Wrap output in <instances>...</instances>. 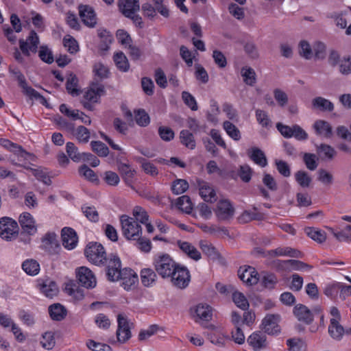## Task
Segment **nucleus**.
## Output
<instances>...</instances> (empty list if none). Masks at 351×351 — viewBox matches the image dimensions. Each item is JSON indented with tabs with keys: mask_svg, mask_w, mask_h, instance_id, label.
Instances as JSON below:
<instances>
[{
	"mask_svg": "<svg viewBox=\"0 0 351 351\" xmlns=\"http://www.w3.org/2000/svg\"><path fill=\"white\" fill-rule=\"evenodd\" d=\"M106 276L108 280L121 281V287L126 291L134 289L138 282L137 274L131 268L121 269V261L117 255H112L106 266Z\"/></svg>",
	"mask_w": 351,
	"mask_h": 351,
	"instance_id": "f257e3e1",
	"label": "nucleus"
},
{
	"mask_svg": "<svg viewBox=\"0 0 351 351\" xmlns=\"http://www.w3.org/2000/svg\"><path fill=\"white\" fill-rule=\"evenodd\" d=\"M84 254L90 263L98 266L105 264L108 266L110 256L114 255L110 254L107 257L104 246L97 242L89 243L85 248Z\"/></svg>",
	"mask_w": 351,
	"mask_h": 351,
	"instance_id": "f03ea898",
	"label": "nucleus"
},
{
	"mask_svg": "<svg viewBox=\"0 0 351 351\" xmlns=\"http://www.w3.org/2000/svg\"><path fill=\"white\" fill-rule=\"evenodd\" d=\"M123 236L128 240H136L142 235V228L134 218L122 215L120 218Z\"/></svg>",
	"mask_w": 351,
	"mask_h": 351,
	"instance_id": "7ed1b4c3",
	"label": "nucleus"
},
{
	"mask_svg": "<svg viewBox=\"0 0 351 351\" xmlns=\"http://www.w3.org/2000/svg\"><path fill=\"white\" fill-rule=\"evenodd\" d=\"M178 265L168 254L159 256L154 261L155 269L162 278H169Z\"/></svg>",
	"mask_w": 351,
	"mask_h": 351,
	"instance_id": "20e7f679",
	"label": "nucleus"
},
{
	"mask_svg": "<svg viewBox=\"0 0 351 351\" xmlns=\"http://www.w3.org/2000/svg\"><path fill=\"white\" fill-rule=\"evenodd\" d=\"M9 71L10 74L12 75L13 77L18 81L19 86L23 89V92L25 95H27L30 98L42 99L43 101H42L43 104L47 102L45 98L43 95H41L32 87L27 85L24 75L21 73L19 68L16 66H10Z\"/></svg>",
	"mask_w": 351,
	"mask_h": 351,
	"instance_id": "39448f33",
	"label": "nucleus"
},
{
	"mask_svg": "<svg viewBox=\"0 0 351 351\" xmlns=\"http://www.w3.org/2000/svg\"><path fill=\"white\" fill-rule=\"evenodd\" d=\"M254 252L263 257L289 256L291 258H302L303 256V254L300 251L291 247H279L275 250H270L256 247L254 250Z\"/></svg>",
	"mask_w": 351,
	"mask_h": 351,
	"instance_id": "423d86ee",
	"label": "nucleus"
},
{
	"mask_svg": "<svg viewBox=\"0 0 351 351\" xmlns=\"http://www.w3.org/2000/svg\"><path fill=\"white\" fill-rule=\"evenodd\" d=\"M19 234V226L16 221L8 217L0 219V237L6 241L16 238Z\"/></svg>",
	"mask_w": 351,
	"mask_h": 351,
	"instance_id": "0eeeda50",
	"label": "nucleus"
},
{
	"mask_svg": "<svg viewBox=\"0 0 351 351\" xmlns=\"http://www.w3.org/2000/svg\"><path fill=\"white\" fill-rule=\"evenodd\" d=\"M40 43L39 37L34 30H31L26 40H19V47L23 55L29 56L37 52Z\"/></svg>",
	"mask_w": 351,
	"mask_h": 351,
	"instance_id": "6e6552de",
	"label": "nucleus"
},
{
	"mask_svg": "<svg viewBox=\"0 0 351 351\" xmlns=\"http://www.w3.org/2000/svg\"><path fill=\"white\" fill-rule=\"evenodd\" d=\"M169 278H171L173 285L180 289L186 288L191 281L189 271L186 267L180 265L177 267Z\"/></svg>",
	"mask_w": 351,
	"mask_h": 351,
	"instance_id": "1a4fd4ad",
	"label": "nucleus"
},
{
	"mask_svg": "<svg viewBox=\"0 0 351 351\" xmlns=\"http://www.w3.org/2000/svg\"><path fill=\"white\" fill-rule=\"evenodd\" d=\"M280 318L278 315L267 314L262 320L261 325L262 330L269 335H278L280 332Z\"/></svg>",
	"mask_w": 351,
	"mask_h": 351,
	"instance_id": "9d476101",
	"label": "nucleus"
},
{
	"mask_svg": "<svg viewBox=\"0 0 351 351\" xmlns=\"http://www.w3.org/2000/svg\"><path fill=\"white\" fill-rule=\"evenodd\" d=\"M41 248L49 254L55 255L59 253L61 247L55 232H48L43 237Z\"/></svg>",
	"mask_w": 351,
	"mask_h": 351,
	"instance_id": "9b49d317",
	"label": "nucleus"
},
{
	"mask_svg": "<svg viewBox=\"0 0 351 351\" xmlns=\"http://www.w3.org/2000/svg\"><path fill=\"white\" fill-rule=\"evenodd\" d=\"M117 325L116 332L117 341L121 343H124L132 336L130 324L127 317L122 314H119L117 315Z\"/></svg>",
	"mask_w": 351,
	"mask_h": 351,
	"instance_id": "f8f14e48",
	"label": "nucleus"
},
{
	"mask_svg": "<svg viewBox=\"0 0 351 351\" xmlns=\"http://www.w3.org/2000/svg\"><path fill=\"white\" fill-rule=\"evenodd\" d=\"M215 215L219 220H228L234 214V208L228 199H220L215 210Z\"/></svg>",
	"mask_w": 351,
	"mask_h": 351,
	"instance_id": "ddd939ff",
	"label": "nucleus"
},
{
	"mask_svg": "<svg viewBox=\"0 0 351 351\" xmlns=\"http://www.w3.org/2000/svg\"><path fill=\"white\" fill-rule=\"evenodd\" d=\"M238 276L246 285L252 286L256 285L259 280V274L251 266L241 267L238 270Z\"/></svg>",
	"mask_w": 351,
	"mask_h": 351,
	"instance_id": "4468645a",
	"label": "nucleus"
},
{
	"mask_svg": "<svg viewBox=\"0 0 351 351\" xmlns=\"http://www.w3.org/2000/svg\"><path fill=\"white\" fill-rule=\"evenodd\" d=\"M77 277L82 287L91 289L96 285V278L92 271L86 267H81L77 270Z\"/></svg>",
	"mask_w": 351,
	"mask_h": 351,
	"instance_id": "2eb2a0df",
	"label": "nucleus"
},
{
	"mask_svg": "<svg viewBox=\"0 0 351 351\" xmlns=\"http://www.w3.org/2000/svg\"><path fill=\"white\" fill-rule=\"evenodd\" d=\"M62 245L64 248L71 250L76 247L78 237L75 230L70 227H64L61 230Z\"/></svg>",
	"mask_w": 351,
	"mask_h": 351,
	"instance_id": "dca6fc26",
	"label": "nucleus"
},
{
	"mask_svg": "<svg viewBox=\"0 0 351 351\" xmlns=\"http://www.w3.org/2000/svg\"><path fill=\"white\" fill-rule=\"evenodd\" d=\"M23 231L29 235H34L37 232V226L34 217L27 212L21 213L19 219Z\"/></svg>",
	"mask_w": 351,
	"mask_h": 351,
	"instance_id": "f3484780",
	"label": "nucleus"
},
{
	"mask_svg": "<svg viewBox=\"0 0 351 351\" xmlns=\"http://www.w3.org/2000/svg\"><path fill=\"white\" fill-rule=\"evenodd\" d=\"M191 314L196 322H208L212 319V308L206 304H199L191 309Z\"/></svg>",
	"mask_w": 351,
	"mask_h": 351,
	"instance_id": "a211bd4d",
	"label": "nucleus"
},
{
	"mask_svg": "<svg viewBox=\"0 0 351 351\" xmlns=\"http://www.w3.org/2000/svg\"><path fill=\"white\" fill-rule=\"evenodd\" d=\"M199 193L201 197L207 202H214L217 200L215 190L213 186L204 180H197Z\"/></svg>",
	"mask_w": 351,
	"mask_h": 351,
	"instance_id": "6ab92c4d",
	"label": "nucleus"
},
{
	"mask_svg": "<svg viewBox=\"0 0 351 351\" xmlns=\"http://www.w3.org/2000/svg\"><path fill=\"white\" fill-rule=\"evenodd\" d=\"M79 14L82 21L86 25L93 27L96 25V14L93 8L90 5H80L79 6Z\"/></svg>",
	"mask_w": 351,
	"mask_h": 351,
	"instance_id": "aec40b11",
	"label": "nucleus"
},
{
	"mask_svg": "<svg viewBox=\"0 0 351 351\" xmlns=\"http://www.w3.org/2000/svg\"><path fill=\"white\" fill-rule=\"evenodd\" d=\"M254 351H260L267 346L266 335L261 331L252 333L247 340Z\"/></svg>",
	"mask_w": 351,
	"mask_h": 351,
	"instance_id": "412c9836",
	"label": "nucleus"
},
{
	"mask_svg": "<svg viewBox=\"0 0 351 351\" xmlns=\"http://www.w3.org/2000/svg\"><path fill=\"white\" fill-rule=\"evenodd\" d=\"M104 93V85L93 82L90 84L89 88L85 92L84 97L89 102L97 103Z\"/></svg>",
	"mask_w": 351,
	"mask_h": 351,
	"instance_id": "4be33fe9",
	"label": "nucleus"
},
{
	"mask_svg": "<svg viewBox=\"0 0 351 351\" xmlns=\"http://www.w3.org/2000/svg\"><path fill=\"white\" fill-rule=\"evenodd\" d=\"M293 314L298 321L310 324L313 321V313L304 304H297L293 308Z\"/></svg>",
	"mask_w": 351,
	"mask_h": 351,
	"instance_id": "5701e85b",
	"label": "nucleus"
},
{
	"mask_svg": "<svg viewBox=\"0 0 351 351\" xmlns=\"http://www.w3.org/2000/svg\"><path fill=\"white\" fill-rule=\"evenodd\" d=\"M118 5L125 16H130L140 9L139 0H119Z\"/></svg>",
	"mask_w": 351,
	"mask_h": 351,
	"instance_id": "b1692460",
	"label": "nucleus"
},
{
	"mask_svg": "<svg viewBox=\"0 0 351 351\" xmlns=\"http://www.w3.org/2000/svg\"><path fill=\"white\" fill-rule=\"evenodd\" d=\"M249 158L261 167L267 165V159L265 153L258 147H253L247 150Z\"/></svg>",
	"mask_w": 351,
	"mask_h": 351,
	"instance_id": "393cba45",
	"label": "nucleus"
},
{
	"mask_svg": "<svg viewBox=\"0 0 351 351\" xmlns=\"http://www.w3.org/2000/svg\"><path fill=\"white\" fill-rule=\"evenodd\" d=\"M351 16V7H348L345 10H342L339 12H334L330 14L328 17L334 19L336 23V25L344 29L347 27L348 19H350Z\"/></svg>",
	"mask_w": 351,
	"mask_h": 351,
	"instance_id": "a878e982",
	"label": "nucleus"
},
{
	"mask_svg": "<svg viewBox=\"0 0 351 351\" xmlns=\"http://www.w3.org/2000/svg\"><path fill=\"white\" fill-rule=\"evenodd\" d=\"M48 312L50 318L58 322L63 320L67 315L66 308L60 303L50 305L48 308Z\"/></svg>",
	"mask_w": 351,
	"mask_h": 351,
	"instance_id": "bb28decb",
	"label": "nucleus"
},
{
	"mask_svg": "<svg viewBox=\"0 0 351 351\" xmlns=\"http://www.w3.org/2000/svg\"><path fill=\"white\" fill-rule=\"evenodd\" d=\"M40 287L41 293L50 298L57 295L59 291L56 282L49 278L44 280Z\"/></svg>",
	"mask_w": 351,
	"mask_h": 351,
	"instance_id": "cd10ccee",
	"label": "nucleus"
},
{
	"mask_svg": "<svg viewBox=\"0 0 351 351\" xmlns=\"http://www.w3.org/2000/svg\"><path fill=\"white\" fill-rule=\"evenodd\" d=\"M313 128L317 135L324 138H330L332 135V129L330 124L324 120H317L313 124Z\"/></svg>",
	"mask_w": 351,
	"mask_h": 351,
	"instance_id": "c85d7f7f",
	"label": "nucleus"
},
{
	"mask_svg": "<svg viewBox=\"0 0 351 351\" xmlns=\"http://www.w3.org/2000/svg\"><path fill=\"white\" fill-rule=\"evenodd\" d=\"M141 283L144 287H153L157 280V274L151 268H143L140 272Z\"/></svg>",
	"mask_w": 351,
	"mask_h": 351,
	"instance_id": "c756f323",
	"label": "nucleus"
},
{
	"mask_svg": "<svg viewBox=\"0 0 351 351\" xmlns=\"http://www.w3.org/2000/svg\"><path fill=\"white\" fill-rule=\"evenodd\" d=\"M178 246L189 258L198 261L201 258L200 252L191 243L187 241H178Z\"/></svg>",
	"mask_w": 351,
	"mask_h": 351,
	"instance_id": "7c9ffc66",
	"label": "nucleus"
},
{
	"mask_svg": "<svg viewBox=\"0 0 351 351\" xmlns=\"http://www.w3.org/2000/svg\"><path fill=\"white\" fill-rule=\"evenodd\" d=\"M21 268L27 275L31 276L38 275L40 271L39 263L33 258H27L22 263Z\"/></svg>",
	"mask_w": 351,
	"mask_h": 351,
	"instance_id": "2f4dec72",
	"label": "nucleus"
},
{
	"mask_svg": "<svg viewBox=\"0 0 351 351\" xmlns=\"http://www.w3.org/2000/svg\"><path fill=\"white\" fill-rule=\"evenodd\" d=\"M281 265L285 268L295 271H303L311 269L312 267L302 261L289 259L281 261Z\"/></svg>",
	"mask_w": 351,
	"mask_h": 351,
	"instance_id": "473e14b6",
	"label": "nucleus"
},
{
	"mask_svg": "<svg viewBox=\"0 0 351 351\" xmlns=\"http://www.w3.org/2000/svg\"><path fill=\"white\" fill-rule=\"evenodd\" d=\"M328 332L332 338L339 340L344 334V328L337 319H330Z\"/></svg>",
	"mask_w": 351,
	"mask_h": 351,
	"instance_id": "72a5a7b5",
	"label": "nucleus"
},
{
	"mask_svg": "<svg viewBox=\"0 0 351 351\" xmlns=\"http://www.w3.org/2000/svg\"><path fill=\"white\" fill-rule=\"evenodd\" d=\"M207 335L212 343L220 347L224 346L226 341L229 340V337L228 336L224 335L216 329L210 330Z\"/></svg>",
	"mask_w": 351,
	"mask_h": 351,
	"instance_id": "f704fd0d",
	"label": "nucleus"
},
{
	"mask_svg": "<svg viewBox=\"0 0 351 351\" xmlns=\"http://www.w3.org/2000/svg\"><path fill=\"white\" fill-rule=\"evenodd\" d=\"M113 60L120 71L127 72L129 70L130 64L128 58L122 51L115 53L113 56Z\"/></svg>",
	"mask_w": 351,
	"mask_h": 351,
	"instance_id": "c9c22d12",
	"label": "nucleus"
},
{
	"mask_svg": "<svg viewBox=\"0 0 351 351\" xmlns=\"http://www.w3.org/2000/svg\"><path fill=\"white\" fill-rule=\"evenodd\" d=\"M313 108L321 110L322 111L332 112L334 110L333 104L322 97H317L312 101Z\"/></svg>",
	"mask_w": 351,
	"mask_h": 351,
	"instance_id": "e433bc0d",
	"label": "nucleus"
},
{
	"mask_svg": "<svg viewBox=\"0 0 351 351\" xmlns=\"http://www.w3.org/2000/svg\"><path fill=\"white\" fill-rule=\"evenodd\" d=\"M305 233L315 241L322 243L326 239V235L324 231L319 230L314 227H306L304 229Z\"/></svg>",
	"mask_w": 351,
	"mask_h": 351,
	"instance_id": "4c0bfd02",
	"label": "nucleus"
},
{
	"mask_svg": "<svg viewBox=\"0 0 351 351\" xmlns=\"http://www.w3.org/2000/svg\"><path fill=\"white\" fill-rule=\"evenodd\" d=\"M180 142L187 148L193 149L195 148L196 143L193 134L187 130H182L180 133Z\"/></svg>",
	"mask_w": 351,
	"mask_h": 351,
	"instance_id": "58836bf2",
	"label": "nucleus"
},
{
	"mask_svg": "<svg viewBox=\"0 0 351 351\" xmlns=\"http://www.w3.org/2000/svg\"><path fill=\"white\" fill-rule=\"evenodd\" d=\"M66 89L73 96H77L80 94V90L78 88V79L75 74L71 73L67 78Z\"/></svg>",
	"mask_w": 351,
	"mask_h": 351,
	"instance_id": "ea45409f",
	"label": "nucleus"
},
{
	"mask_svg": "<svg viewBox=\"0 0 351 351\" xmlns=\"http://www.w3.org/2000/svg\"><path fill=\"white\" fill-rule=\"evenodd\" d=\"M200 247L203 253L212 260H217L220 258V254L217 249L207 241H201Z\"/></svg>",
	"mask_w": 351,
	"mask_h": 351,
	"instance_id": "a19ab883",
	"label": "nucleus"
},
{
	"mask_svg": "<svg viewBox=\"0 0 351 351\" xmlns=\"http://www.w3.org/2000/svg\"><path fill=\"white\" fill-rule=\"evenodd\" d=\"M176 206L182 212L190 214L193 210V204L190 197L187 195H182L178 198Z\"/></svg>",
	"mask_w": 351,
	"mask_h": 351,
	"instance_id": "79ce46f5",
	"label": "nucleus"
},
{
	"mask_svg": "<svg viewBox=\"0 0 351 351\" xmlns=\"http://www.w3.org/2000/svg\"><path fill=\"white\" fill-rule=\"evenodd\" d=\"M136 124L141 127H146L150 123V117L144 109H137L134 111Z\"/></svg>",
	"mask_w": 351,
	"mask_h": 351,
	"instance_id": "37998d69",
	"label": "nucleus"
},
{
	"mask_svg": "<svg viewBox=\"0 0 351 351\" xmlns=\"http://www.w3.org/2000/svg\"><path fill=\"white\" fill-rule=\"evenodd\" d=\"M62 43L71 54H75L80 50L77 41L71 35L65 36L63 38Z\"/></svg>",
	"mask_w": 351,
	"mask_h": 351,
	"instance_id": "c03bdc74",
	"label": "nucleus"
},
{
	"mask_svg": "<svg viewBox=\"0 0 351 351\" xmlns=\"http://www.w3.org/2000/svg\"><path fill=\"white\" fill-rule=\"evenodd\" d=\"M223 128L227 134L234 141H239L241 138L239 130L230 121H225Z\"/></svg>",
	"mask_w": 351,
	"mask_h": 351,
	"instance_id": "a18cd8bd",
	"label": "nucleus"
},
{
	"mask_svg": "<svg viewBox=\"0 0 351 351\" xmlns=\"http://www.w3.org/2000/svg\"><path fill=\"white\" fill-rule=\"evenodd\" d=\"M30 171H32L34 176L40 182H42L43 184L46 185H51V180L50 176H49V173L42 168L39 167L37 169L30 168Z\"/></svg>",
	"mask_w": 351,
	"mask_h": 351,
	"instance_id": "49530a36",
	"label": "nucleus"
},
{
	"mask_svg": "<svg viewBox=\"0 0 351 351\" xmlns=\"http://www.w3.org/2000/svg\"><path fill=\"white\" fill-rule=\"evenodd\" d=\"M90 146L92 150L100 157H106L109 154L108 147L101 141H93Z\"/></svg>",
	"mask_w": 351,
	"mask_h": 351,
	"instance_id": "de8ad7c7",
	"label": "nucleus"
},
{
	"mask_svg": "<svg viewBox=\"0 0 351 351\" xmlns=\"http://www.w3.org/2000/svg\"><path fill=\"white\" fill-rule=\"evenodd\" d=\"M241 75L244 82L250 86H252L256 82V73L253 69L249 66H243L241 69Z\"/></svg>",
	"mask_w": 351,
	"mask_h": 351,
	"instance_id": "09e8293b",
	"label": "nucleus"
},
{
	"mask_svg": "<svg viewBox=\"0 0 351 351\" xmlns=\"http://www.w3.org/2000/svg\"><path fill=\"white\" fill-rule=\"evenodd\" d=\"M287 345L291 351H306V343L300 339H289Z\"/></svg>",
	"mask_w": 351,
	"mask_h": 351,
	"instance_id": "8fccbe9b",
	"label": "nucleus"
},
{
	"mask_svg": "<svg viewBox=\"0 0 351 351\" xmlns=\"http://www.w3.org/2000/svg\"><path fill=\"white\" fill-rule=\"evenodd\" d=\"M295 179L298 184L303 188L308 187L311 182V178L308 173L302 170L298 171L295 173Z\"/></svg>",
	"mask_w": 351,
	"mask_h": 351,
	"instance_id": "3c124183",
	"label": "nucleus"
},
{
	"mask_svg": "<svg viewBox=\"0 0 351 351\" xmlns=\"http://www.w3.org/2000/svg\"><path fill=\"white\" fill-rule=\"evenodd\" d=\"M40 343L45 349H52L56 343L54 333L51 331L45 332L42 336Z\"/></svg>",
	"mask_w": 351,
	"mask_h": 351,
	"instance_id": "603ef678",
	"label": "nucleus"
},
{
	"mask_svg": "<svg viewBox=\"0 0 351 351\" xmlns=\"http://www.w3.org/2000/svg\"><path fill=\"white\" fill-rule=\"evenodd\" d=\"M82 213L90 221L97 222L99 221V213L95 206L83 205L81 208Z\"/></svg>",
	"mask_w": 351,
	"mask_h": 351,
	"instance_id": "864d4df0",
	"label": "nucleus"
},
{
	"mask_svg": "<svg viewBox=\"0 0 351 351\" xmlns=\"http://www.w3.org/2000/svg\"><path fill=\"white\" fill-rule=\"evenodd\" d=\"M232 300L234 304L241 309L245 311L249 307V303L245 296L240 292L235 291L232 294Z\"/></svg>",
	"mask_w": 351,
	"mask_h": 351,
	"instance_id": "5fc2aeb1",
	"label": "nucleus"
},
{
	"mask_svg": "<svg viewBox=\"0 0 351 351\" xmlns=\"http://www.w3.org/2000/svg\"><path fill=\"white\" fill-rule=\"evenodd\" d=\"M189 188V184L185 180L177 179L171 186L173 193L179 195L184 193Z\"/></svg>",
	"mask_w": 351,
	"mask_h": 351,
	"instance_id": "6e6d98bb",
	"label": "nucleus"
},
{
	"mask_svg": "<svg viewBox=\"0 0 351 351\" xmlns=\"http://www.w3.org/2000/svg\"><path fill=\"white\" fill-rule=\"evenodd\" d=\"M119 43L125 48L130 47L132 40L130 34L124 29H118L116 33Z\"/></svg>",
	"mask_w": 351,
	"mask_h": 351,
	"instance_id": "4d7b16f0",
	"label": "nucleus"
},
{
	"mask_svg": "<svg viewBox=\"0 0 351 351\" xmlns=\"http://www.w3.org/2000/svg\"><path fill=\"white\" fill-rule=\"evenodd\" d=\"M93 71L95 76L100 80L107 78L109 75V69L101 62H97L94 64Z\"/></svg>",
	"mask_w": 351,
	"mask_h": 351,
	"instance_id": "13d9d810",
	"label": "nucleus"
},
{
	"mask_svg": "<svg viewBox=\"0 0 351 351\" xmlns=\"http://www.w3.org/2000/svg\"><path fill=\"white\" fill-rule=\"evenodd\" d=\"M74 135L79 142L86 143L89 141L90 131L86 127L80 125L76 128Z\"/></svg>",
	"mask_w": 351,
	"mask_h": 351,
	"instance_id": "bf43d9fd",
	"label": "nucleus"
},
{
	"mask_svg": "<svg viewBox=\"0 0 351 351\" xmlns=\"http://www.w3.org/2000/svg\"><path fill=\"white\" fill-rule=\"evenodd\" d=\"M79 174L84 177L86 180L90 182H95L98 180L97 174L90 169L87 165H82L78 170Z\"/></svg>",
	"mask_w": 351,
	"mask_h": 351,
	"instance_id": "052dcab7",
	"label": "nucleus"
},
{
	"mask_svg": "<svg viewBox=\"0 0 351 351\" xmlns=\"http://www.w3.org/2000/svg\"><path fill=\"white\" fill-rule=\"evenodd\" d=\"M182 99L185 104L191 110L196 111L198 109L197 103L195 98L187 91L182 93Z\"/></svg>",
	"mask_w": 351,
	"mask_h": 351,
	"instance_id": "680f3d73",
	"label": "nucleus"
},
{
	"mask_svg": "<svg viewBox=\"0 0 351 351\" xmlns=\"http://www.w3.org/2000/svg\"><path fill=\"white\" fill-rule=\"evenodd\" d=\"M38 56L42 61L47 64H51L54 61L52 51L48 48L47 46H40V50L38 51Z\"/></svg>",
	"mask_w": 351,
	"mask_h": 351,
	"instance_id": "e2e57ef3",
	"label": "nucleus"
},
{
	"mask_svg": "<svg viewBox=\"0 0 351 351\" xmlns=\"http://www.w3.org/2000/svg\"><path fill=\"white\" fill-rule=\"evenodd\" d=\"M255 112L256 121L263 128H267L271 125V119L265 111L257 109Z\"/></svg>",
	"mask_w": 351,
	"mask_h": 351,
	"instance_id": "0e129e2a",
	"label": "nucleus"
},
{
	"mask_svg": "<svg viewBox=\"0 0 351 351\" xmlns=\"http://www.w3.org/2000/svg\"><path fill=\"white\" fill-rule=\"evenodd\" d=\"M278 282V278L274 274L267 273L264 275L261 280L262 285L267 289H274Z\"/></svg>",
	"mask_w": 351,
	"mask_h": 351,
	"instance_id": "69168bd1",
	"label": "nucleus"
},
{
	"mask_svg": "<svg viewBox=\"0 0 351 351\" xmlns=\"http://www.w3.org/2000/svg\"><path fill=\"white\" fill-rule=\"evenodd\" d=\"M333 234L339 241L351 243V226L348 225L345 230L335 232Z\"/></svg>",
	"mask_w": 351,
	"mask_h": 351,
	"instance_id": "338daca9",
	"label": "nucleus"
},
{
	"mask_svg": "<svg viewBox=\"0 0 351 351\" xmlns=\"http://www.w3.org/2000/svg\"><path fill=\"white\" fill-rule=\"evenodd\" d=\"M86 346L93 351H112V348L109 345L96 342L92 339H89L86 342Z\"/></svg>",
	"mask_w": 351,
	"mask_h": 351,
	"instance_id": "774afa93",
	"label": "nucleus"
}]
</instances>
